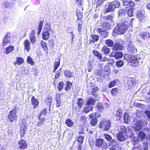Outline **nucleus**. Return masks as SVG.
Returning <instances> with one entry per match:
<instances>
[{
  "instance_id": "obj_1",
  "label": "nucleus",
  "mask_w": 150,
  "mask_h": 150,
  "mask_svg": "<svg viewBox=\"0 0 150 150\" xmlns=\"http://www.w3.org/2000/svg\"><path fill=\"white\" fill-rule=\"evenodd\" d=\"M134 19H128L123 23L118 25L114 29V32L120 35L123 34L129 28L132 27V22Z\"/></svg>"
},
{
  "instance_id": "obj_2",
  "label": "nucleus",
  "mask_w": 150,
  "mask_h": 150,
  "mask_svg": "<svg viewBox=\"0 0 150 150\" xmlns=\"http://www.w3.org/2000/svg\"><path fill=\"white\" fill-rule=\"evenodd\" d=\"M120 6V3L118 0H115L108 3V7L103 13L106 14L114 10L115 8H119Z\"/></svg>"
},
{
  "instance_id": "obj_3",
  "label": "nucleus",
  "mask_w": 150,
  "mask_h": 150,
  "mask_svg": "<svg viewBox=\"0 0 150 150\" xmlns=\"http://www.w3.org/2000/svg\"><path fill=\"white\" fill-rule=\"evenodd\" d=\"M120 131L116 134V136L118 140L122 141L126 139L127 132V128L124 125L120 127Z\"/></svg>"
},
{
  "instance_id": "obj_4",
  "label": "nucleus",
  "mask_w": 150,
  "mask_h": 150,
  "mask_svg": "<svg viewBox=\"0 0 150 150\" xmlns=\"http://www.w3.org/2000/svg\"><path fill=\"white\" fill-rule=\"evenodd\" d=\"M76 14L77 17L76 22L78 24L77 29L79 32L80 33L81 31L83 25V21L82 20L83 14L78 9H77L76 10Z\"/></svg>"
},
{
  "instance_id": "obj_5",
  "label": "nucleus",
  "mask_w": 150,
  "mask_h": 150,
  "mask_svg": "<svg viewBox=\"0 0 150 150\" xmlns=\"http://www.w3.org/2000/svg\"><path fill=\"white\" fill-rule=\"evenodd\" d=\"M101 116L100 113L97 112H93L90 114L88 117L90 119H91L90 122L91 125L92 126H96L98 122L97 119Z\"/></svg>"
},
{
  "instance_id": "obj_6",
  "label": "nucleus",
  "mask_w": 150,
  "mask_h": 150,
  "mask_svg": "<svg viewBox=\"0 0 150 150\" xmlns=\"http://www.w3.org/2000/svg\"><path fill=\"white\" fill-rule=\"evenodd\" d=\"M111 126V123L109 120L105 119L102 120L100 122L98 127L100 129H103L104 131H107L109 130Z\"/></svg>"
},
{
  "instance_id": "obj_7",
  "label": "nucleus",
  "mask_w": 150,
  "mask_h": 150,
  "mask_svg": "<svg viewBox=\"0 0 150 150\" xmlns=\"http://www.w3.org/2000/svg\"><path fill=\"white\" fill-rule=\"evenodd\" d=\"M18 110V108L16 106H15L12 110L9 111L8 114V118L11 122H12L17 120V113Z\"/></svg>"
},
{
  "instance_id": "obj_8",
  "label": "nucleus",
  "mask_w": 150,
  "mask_h": 150,
  "mask_svg": "<svg viewBox=\"0 0 150 150\" xmlns=\"http://www.w3.org/2000/svg\"><path fill=\"white\" fill-rule=\"evenodd\" d=\"M83 103V99L81 98H78L76 100V104L72 105V108L75 111L79 112L82 108Z\"/></svg>"
},
{
  "instance_id": "obj_9",
  "label": "nucleus",
  "mask_w": 150,
  "mask_h": 150,
  "mask_svg": "<svg viewBox=\"0 0 150 150\" xmlns=\"http://www.w3.org/2000/svg\"><path fill=\"white\" fill-rule=\"evenodd\" d=\"M108 106L109 105L107 103L103 104L101 103L98 102L96 105V108L99 112H102L108 108Z\"/></svg>"
},
{
  "instance_id": "obj_10",
  "label": "nucleus",
  "mask_w": 150,
  "mask_h": 150,
  "mask_svg": "<svg viewBox=\"0 0 150 150\" xmlns=\"http://www.w3.org/2000/svg\"><path fill=\"white\" fill-rule=\"evenodd\" d=\"M122 3L123 6L126 8H133L136 5L135 2L132 0H124L122 1Z\"/></svg>"
},
{
  "instance_id": "obj_11",
  "label": "nucleus",
  "mask_w": 150,
  "mask_h": 150,
  "mask_svg": "<svg viewBox=\"0 0 150 150\" xmlns=\"http://www.w3.org/2000/svg\"><path fill=\"white\" fill-rule=\"evenodd\" d=\"M144 13V10H138L137 11L136 16L138 18L139 21H142L145 19Z\"/></svg>"
},
{
  "instance_id": "obj_12",
  "label": "nucleus",
  "mask_w": 150,
  "mask_h": 150,
  "mask_svg": "<svg viewBox=\"0 0 150 150\" xmlns=\"http://www.w3.org/2000/svg\"><path fill=\"white\" fill-rule=\"evenodd\" d=\"M51 30V28H49L48 29L43 31L42 35V38L43 40H47L50 38V32Z\"/></svg>"
},
{
  "instance_id": "obj_13",
  "label": "nucleus",
  "mask_w": 150,
  "mask_h": 150,
  "mask_svg": "<svg viewBox=\"0 0 150 150\" xmlns=\"http://www.w3.org/2000/svg\"><path fill=\"white\" fill-rule=\"evenodd\" d=\"M19 148L21 149H25L27 147L28 144L26 141L23 139H21L18 142Z\"/></svg>"
},
{
  "instance_id": "obj_14",
  "label": "nucleus",
  "mask_w": 150,
  "mask_h": 150,
  "mask_svg": "<svg viewBox=\"0 0 150 150\" xmlns=\"http://www.w3.org/2000/svg\"><path fill=\"white\" fill-rule=\"evenodd\" d=\"M11 38V34L7 33L5 36L2 42V45L3 47L6 46L8 43L10 42Z\"/></svg>"
},
{
  "instance_id": "obj_15",
  "label": "nucleus",
  "mask_w": 150,
  "mask_h": 150,
  "mask_svg": "<svg viewBox=\"0 0 150 150\" xmlns=\"http://www.w3.org/2000/svg\"><path fill=\"white\" fill-rule=\"evenodd\" d=\"M139 36L144 40L150 38V33L148 31H142L140 33Z\"/></svg>"
},
{
  "instance_id": "obj_16",
  "label": "nucleus",
  "mask_w": 150,
  "mask_h": 150,
  "mask_svg": "<svg viewBox=\"0 0 150 150\" xmlns=\"http://www.w3.org/2000/svg\"><path fill=\"white\" fill-rule=\"evenodd\" d=\"M27 129V127L25 124H23L21 125L20 127V133L21 138L24 137Z\"/></svg>"
},
{
  "instance_id": "obj_17",
  "label": "nucleus",
  "mask_w": 150,
  "mask_h": 150,
  "mask_svg": "<svg viewBox=\"0 0 150 150\" xmlns=\"http://www.w3.org/2000/svg\"><path fill=\"white\" fill-rule=\"evenodd\" d=\"M35 32L34 30H32L29 35L30 41L32 44L35 43L36 42V38L35 36Z\"/></svg>"
},
{
  "instance_id": "obj_18",
  "label": "nucleus",
  "mask_w": 150,
  "mask_h": 150,
  "mask_svg": "<svg viewBox=\"0 0 150 150\" xmlns=\"http://www.w3.org/2000/svg\"><path fill=\"white\" fill-rule=\"evenodd\" d=\"M31 103L33 105V108H36L38 106L39 104V101L37 99L35 98L34 96H32L31 100Z\"/></svg>"
},
{
  "instance_id": "obj_19",
  "label": "nucleus",
  "mask_w": 150,
  "mask_h": 150,
  "mask_svg": "<svg viewBox=\"0 0 150 150\" xmlns=\"http://www.w3.org/2000/svg\"><path fill=\"white\" fill-rule=\"evenodd\" d=\"M123 111L122 109L118 108L116 111L115 115V118L117 120H119L122 116Z\"/></svg>"
},
{
  "instance_id": "obj_20",
  "label": "nucleus",
  "mask_w": 150,
  "mask_h": 150,
  "mask_svg": "<svg viewBox=\"0 0 150 150\" xmlns=\"http://www.w3.org/2000/svg\"><path fill=\"white\" fill-rule=\"evenodd\" d=\"M130 63L132 66L133 67H135L139 65V61L137 58L134 55Z\"/></svg>"
},
{
  "instance_id": "obj_21",
  "label": "nucleus",
  "mask_w": 150,
  "mask_h": 150,
  "mask_svg": "<svg viewBox=\"0 0 150 150\" xmlns=\"http://www.w3.org/2000/svg\"><path fill=\"white\" fill-rule=\"evenodd\" d=\"M103 77H105L109 75L110 73V68L107 65L104 66L103 70Z\"/></svg>"
},
{
  "instance_id": "obj_22",
  "label": "nucleus",
  "mask_w": 150,
  "mask_h": 150,
  "mask_svg": "<svg viewBox=\"0 0 150 150\" xmlns=\"http://www.w3.org/2000/svg\"><path fill=\"white\" fill-rule=\"evenodd\" d=\"M109 150H122V148L118 143L109 145Z\"/></svg>"
},
{
  "instance_id": "obj_23",
  "label": "nucleus",
  "mask_w": 150,
  "mask_h": 150,
  "mask_svg": "<svg viewBox=\"0 0 150 150\" xmlns=\"http://www.w3.org/2000/svg\"><path fill=\"white\" fill-rule=\"evenodd\" d=\"M142 128V122L140 121H137L134 127V130L135 131H139Z\"/></svg>"
},
{
  "instance_id": "obj_24",
  "label": "nucleus",
  "mask_w": 150,
  "mask_h": 150,
  "mask_svg": "<svg viewBox=\"0 0 150 150\" xmlns=\"http://www.w3.org/2000/svg\"><path fill=\"white\" fill-rule=\"evenodd\" d=\"M123 48L122 45L118 43H116L112 47V50L114 51L122 50Z\"/></svg>"
},
{
  "instance_id": "obj_25",
  "label": "nucleus",
  "mask_w": 150,
  "mask_h": 150,
  "mask_svg": "<svg viewBox=\"0 0 150 150\" xmlns=\"http://www.w3.org/2000/svg\"><path fill=\"white\" fill-rule=\"evenodd\" d=\"M40 44L42 48L43 49L45 53H48V49L47 43L44 41L41 40Z\"/></svg>"
},
{
  "instance_id": "obj_26",
  "label": "nucleus",
  "mask_w": 150,
  "mask_h": 150,
  "mask_svg": "<svg viewBox=\"0 0 150 150\" xmlns=\"http://www.w3.org/2000/svg\"><path fill=\"white\" fill-rule=\"evenodd\" d=\"M93 109V106L87 105L83 108L82 112L83 113L86 114L90 111H92Z\"/></svg>"
},
{
  "instance_id": "obj_27",
  "label": "nucleus",
  "mask_w": 150,
  "mask_h": 150,
  "mask_svg": "<svg viewBox=\"0 0 150 150\" xmlns=\"http://www.w3.org/2000/svg\"><path fill=\"white\" fill-rule=\"evenodd\" d=\"M100 26L103 29H105L106 30L107 29H109L111 27L109 23L107 22H101Z\"/></svg>"
},
{
  "instance_id": "obj_28",
  "label": "nucleus",
  "mask_w": 150,
  "mask_h": 150,
  "mask_svg": "<svg viewBox=\"0 0 150 150\" xmlns=\"http://www.w3.org/2000/svg\"><path fill=\"white\" fill-rule=\"evenodd\" d=\"M123 54L122 52H116L114 55L112 56L111 55H110V57H114L116 59H121L123 57Z\"/></svg>"
},
{
  "instance_id": "obj_29",
  "label": "nucleus",
  "mask_w": 150,
  "mask_h": 150,
  "mask_svg": "<svg viewBox=\"0 0 150 150\" xmlns=\"http://www.w3.org/2000/svg\"><path fill=\"white\" fill-rule=\"evenodd\" d=\"M55 60L56 61L54 62V69L53 70V72H54L59 67L60 64V59L59 58H57Z\"/></svg>"
},
{
  "instance_id": "obj_30",
  "label": "nucleus",
  "mask_w": 150,
  "mask_h": 150,
  "mask_svg": "<svg viewBox=\"0 0 150 150\" xmlns=\"http://www.w3.org/2000/svg\"><path fill=\"white\" fill-rule=\"evenodd\" d=\"M103 142L104 140L102 139H98L96 140L95 145L97 147H100L103 146Z\"/></svg>"
},
{
  "instance_id": "obj_31",
  "label": "nucleus",
  "mask_w": 150,
  "mask_h": 150,
  "mask_svg": "<svg viewBox=\"0 0 150 150\" xmlns=\"http://www.w3.org/2000/svg\"><path fill=\"white\" fill-rule=\"evenodd\" d=\"M14 49V47L12 45H10L6 47L5 50V52L6 54H8L11 53Z\"/></svg>"
},
{
  "instance_id": "obj_32",
  "label": "nucleus",
  "mask_w": 150,
  "mask_h": 150,
  "mask_svg": "<svg viewBox=\"0 0 150 150\" xmlns=\"http://www.w3.org/2000/svg\"><path fill=\"white\" fill-rule=\"evenodd\" d=\"M72 86V83L70 82L69 81H67L66 82V85L64 88V89L67 91H69L70 90Z\"/></svg>"
},
{
  "instance_id": "obj_33",
  "label": "nucleus",
  "mask_w": 150,
  "mask_h": 150,
  "mask_svg": "<svg viewBox=\"0 0 150 150\" xmlns=\"http://www.w3.org/2000/svg\"><path fill=\"white\" fill-rule=\"evenodd\" d=\"M25 49L28 52H29L30 49V44L29 41L27 39H25L24 42Z\"/></svg>"
},
{
  "instance_id": "obj_34",
  "label": "nucleus",
  "mask_w": 150,
  "mask_h": 150,
  "mask_svg": "<svg viewBox=\"0 0 150 150\" xmlns=\"http://www.w3.org/2000/svg\"><path fill=\"white\" fill-rule=\"evenodd\" d=\"M64 75L67 78L73 77V76L74 73L70 70H66L64 71Z\"/></svg>"
},
{
  "instance_id": "obj_35",
  "label": "nucleus",
  "mask_w": 150,
  "mask_h": 150,
  "mask_svg": "<svg viewBox=\"0 0 150 150\" xmlns=\"http://www.w3.org/2000/svg\"><path fill=\"white\" fill-rule=\"evenodd\" d=\"M24 62V60L21 57H18L17 58L16 60L13 62L14 65L18 64L20 65Z\"/></svg>"
},
{
  "instance_id": "obj_36",
  "label": "nucleus",
  "mask_w": 150,
  "mask_h": 150,
  "mask_svg": "<svg viewBox=\"0 0 150 150\" xmlns=\"http://www.w3.org/2000/svg\"><path fill=\"white\" fill-rule=\"evenodd\" d=\"M133 56L129 54H125L124 56V59L128 62H130Z\"/></svg>"
},
{
  "instance_id": "obj_37",
  "label": "nucleus",
  "mask_w": 150,
  "mask_h": 150,
  "mask_svg": "<svg viewBox=\"0 0 150 150\" xmlns=\"http://www.w3.org/2000/svg\"><path fill=\"white\" fill-rule=\"evenodd\" d=\"M38 118L39 120L37 123V125L39 127H40L42 126L44 122L45 121V119L44 117H41L38 116Z\"/></svg>"
},
{
  "instance_id": "obj_38",
  "label": "nucleus",
  "mask_w": 150,
  "mask_h": 150,
  "mask_svg": "<svg viewBox=\"0 0 150 150\" xmlns=\"http://www.w3.org/2000/svg\"><path fill=\"white\" fill-rule=\"evenodd\" d=\"M61 95V93L59 94L58 96H56L55 97V100H56V107H59L60 106L61 101L60 97V96Z\"/></svg>"
},
{
  "instance_id": "obj_39",
  "label": "nucleus",
  "mask_w": 150,
  "mask_h": 150,
  "mask_svg": "<svg viewBox=\"0 0 150 150\" xmlns=\"http://www.w3.org/2000/svg\"><path fill=\"white\" fill-rule=\"evenodd\" d=\"M93 53L94 54V55L96 56L98 59H102V55L98 51L96 50H94L93 51Z\"/></svg>"
},
{
  "instance_id": "obj_40",
  "label": "nucleus",
  "mask_w": 150,
  "mask_h": 150,
  "mask_svg": "<svg viewBox=\"0 0 150 150\" xmlns=\"http://www.w3.org/2000/svg\"><path fill=\"white\" fill-rule=\"evenodd\" d=\"M135 47L133 46V45L131 44H129L127 47V50L128 52L130 53H134L135 52Z\"/></svg>"
},
{
  "instance_id": "obj_41",
  "label": "nucleus",
  "mask_w": 150,
  "mask_h": 150,
  "mask_svg": "<svg viewBox=\"0 0 150 150\" xmlns=\"http://www.w3.org/2000/svg\"><path fill=\"white\" fill-rule=\"evenodd\" d=\"M96 103V101L93 98H88L86 103V104L88 105H94Z\"/></svg>"
},
{
  "instance_id": "obj_42",
  "label": "nucleus",
  "mask_w": 150,
  "mask_h": 150,
  "mask_svg": "<svg viewBox=\"0 0 150 150\" xmlns=\"http://www.w3.org/2000/svg\"><path fill=\"white\" fill-rule=\"evenodd\" d=\"M102 50L104 54L106 55H108L110 52V48L105 46H104L102 48Z\"/></svg>"
},
{
  "instance_id": "obj_43",
  "label": "nucleus",
  "mask_w": 150,
  "mask_h": 150,
  "mask_svg": "<svg viewBox=\"0 0 150 150\" xmlns=\"http://www.w3.org/2000/svg\"><path fill=\"white\" fill-rule=\"evenodd\" d=\"M99 90V88L97 87L93 88L91 91V93L93 96L95 97H97L98 96L96 92Z\"/></svg>"
},
{
  "instance_id": "obj_44",
  "label": "nucleus",
  "mask_w": 150,
  "mask_h": 150,
  "mask_svg": "<svg viewBox=\"0 0 150 150\" xmlns=\"http://www.w3.org/2000/svg\"><path fill=\"white\" fill-rule=\"evenodd\" d=\"M127 14L129 17H132L134 16V8H129L127 11Z\"/></svg>"
},
{
  "instance_id": "obj_45",
  "label": "nucleus",
  "mask_w": 150,
  "mask_h": 150,
  "mask_svg": "<svg viewBox=\"0 0 150 150\" xmlns=\"http://www.w3.org/2000/svg\"><path fill=\"white\" fill-rule=\"evenodd\" d=\"M64 83L63 81L59 82L57 85V88L58 91H60L64 88Z\"/></svg>"
},
{
  "instance_id": "obj_46",
  "label": "nucleus",
  "mask_w": 150,
  "mask_h": 150,
  "mask_svg": "<svg viewBox=\"0 0 150 150\" xmlns=\"http://www.w3.org/2000/svg\"><path fill=\"white\" fill-rule=\"evenodd\" d=\"M65 124L67 127H71L74 124L73 121L70 119H67L65 121Z\"/></svg>"
},
{
  "instance_id": "obj_47",
  "label": "nucleus",
  "mask_w": 150,
  "mask_h": 150,
  "mask_svg": "<svg viewBox=\"0 0 150 150\" xmlns=\"http://www.w3.org/2000/svg\"><path fill=\"white\" fill-rule=\"evenodd\" d=\"M140 140L137 137H133L132 142L133 144V146H136V144H138L140 142Z\"/></svg>"
},
{
  "instance_id": "obj_48",
  "label": "nucleus",
  "mask_w": 150,
  "mask_h": 150,
  "mask_svg": "<svg viewBox=\"0 0 150 150\" xmlns=\"http://www.w3.org/2000/svg\"><path fill=\"white\" fill-rule=\"evenodd\" d=\"M114 18V14H111L103 17L105 20L112 21Z\"/></svg>"
},
{
  "instance_id": "obj_49",
  "label": "nucleus",
  "mask_w": 150,
  "mask_h": 150,
  "mask_svg": "<svg viewBox=\"0 0 150 150\" xmlns=\"http://www.w3.org/2000/svg\"><path fill=\"white\" fill-rule=\"evenodd\" d=\"M96 30L98 33H99L100 35H102L103 34H106L107 32L106 31V29L102 30L100 28H98L96 29Z\"/></svg>"
},
{
  "instance_id": "obj_50",
  "label": "nucleus",
  "mask_w": 150,
  "mask_h": 150,
  "mask_svg": "<svg viewBox=\"0 0 150 150\" xmlns=\"http://www.w3.org/2000/svg\"><path fill=\"white\" fill-rule=\"evenodd\" d=\"M91 37L93 40H90L91 42H94L98 41L99 39V36L98 35H92Z\"/></svg>"
},
{
  "instance_id": "obj_51",
  "label": "nucleus",
  "mask_w": 150,
  "mask_h": 150,
  "mask_svg": "<svg viewBox=\"0 0 150 150\" xmlns=\"http://www.w3.org/2000/svg\"><path fill=\"white\" fill-rule=\"evenodd\" d=\"M48 44L49 47L51 48H53L55 46V42L54 39H50L48 40Z\"/></svg>"
},
{
  "instance_id": "obj_52",
  "label": "nucleus",
  "mask_w": 150,
  "mask_h": 150,
  "mask_svg": "<svg viewBox=\"0 0 150 150\" xmlns=\"http://www.w3.org/2000/svg\"><path fill=\"white\" fill-rule=\"evenodd\" d=\"M105 43L107 46L109 47H113L114 42L112 40L110 39H107L105 40Z\"/></svg>"
},
{
  "instance_id": "obj_53",
  "label": "nucleus",
  "mask_w": 150,
  "mask_h": 150,
  "mask_svg": "<svg viewBox=\"0 0 150 150\" xmlns=\"http://www.w3.org/2000/svg\"><path fill=\"white\" fill-rule=\"evenodd\" d=\"M52 100V98L51 96L48 95L45 99V101L47 104H48L50 106Z\"/></svg>"
},
{
  "instance_id": "obj_54",
  "label": "nucleus",
  "mask_w": 150,
  "mask_h": 150,
  "mask_svg": "<svg viewBox=\"0 0 150 150\" xmlns=\"http://www.w3.org/2000/svg\"><path fill=\"white\" fill-rule=\"evenodd\" d=\"M43 21H40V22L39 25L38 26V34L39 35L40 33L41 30H42L43 24Z\"/></svg>"
},
{
  "instance_id": "obj_55",
  "label": "nucleus",
  "mask_w": 150,
  "mask_h": 150,
  "mask_svg": "<svg viewBox=\"0 0 150 150\" xmlns=\"http://www.w3.org/2000/svg\"><path fill=\"white\" fill-rule=\"evenodd\" d=\"M124 122L127 124L128 123V120L129 118V115L127 113L125 112L123 115Z\"/></svg>"
},
{
  "instance_id": "obj_56",
  "label": "nucleus",
  "mask_w": 150,
  "mask_h": 150,
  "mask_svg": "<svg viewBox=\"0 0 150 150\" xmlns=\"http://www.w3.org/2000/svg\"><path fill=\"white\" fill-rule=\"evenodd\" d=\"M110 92L112 96H115L117 94L118 89L117 87L113 88L111 90Z\"/></svg>"
},
{
  "instance_id": "obj_57",
  "label": "nucleus",
  "mask_w": 150,
  "mask_h": 150,
  "mask_svg": "<svg viewBox=\"0 0 150 150\" xmlns=\"http://www.w3.org/2000/svg\"><path fill=\"white\" fill-rule=\"evenodd\" d=\"M138 137L142 140L144 139L146 137V136L145 134L142 131H140L138 134Z\"/></svg>"
},
{
  "instance_id": "obj_58",
  "label": "nucleus",
  "mask_w": 150,
  "mask_h": 150,
  "mask_svg": "<svg viewBox=\"0 0 150 150\" xmlns=\"http://www.w3.org/2000/svg\"><path fill=\"white\" fill-rule=\"evenodd\" d=\"M126 13V10L124 8L120 9L118 12V16H121L125 15Z\"/></svg>"
},
{
  "instance_id": "obj_59",
  "label": "nucleus",
  "mask_w": 150,
  "mask_h": 150,
  "mask_svg": "<svg viewBox=\"0 0 150 150\" xmlns=\"http://www.w3.org/2000/svg\"><path fill=\"white\" fill-rule=\"evenodd\" d=\"M116 81L114 80L110 81L108 84V86L109 88L114 87L116 85Z\"/></svg>"
},
{
  "instance_id": "obj_60",
  "label": "nucleus",
  "mask_w": 150,
  "mask_h": 150,
  "mask_svg": "<svg viewBox=\"0 0 150 150\" xmlns=\"http://www.w3.org/2000/svg\"><path fill=\"white\" fill-rule=\"evenodd\" d=\"M47 113V108H44L42 111L41 112L38 114V116L41 117V116L42 114H43L44 115H45Z\"/></svg>"
},
{
  "instance_id": "obj_61",
  "label": "nucleus",
  "mask_w": 150,
  "mask_h": 150,
  "mask_svg": "<svg viewBox=\"0 0 150 150\" xmlns=\"http://www.w3.org/2000/svg\"><path fill=\"white\" fill-rule=\"evenodd\" d=\"M124 63L122 60H119L116 62L115 65L117 67H120L124 65Z\"/></svg>"
},
{
  "instance_id": "obj_62",
  "label": "nucleus",
  "mask_w": 150,
  "mask_h": 150,
  "mask_svg": "<svg viewBox=\"0 0 150 150\" xmlns=\"http://www.w3.org/2000/svg\"><path fill=\"white\" fill-rule=\"evenodd\" d=\"M104 2L103 0H97L96 2V7H100L101 6Z\"/></svg>"
},
{
  "instance_id": "obj_63",
  "label": "nucleus",
  "mask_w": 150,
  "mask_h": 150,
  "mask_svg": "<svg viewBox=\"0 0 150 150\" xmlns=\"http://www.w3.org/2000/svg\"><path fill=\"white\" fill-rule=\"evenodd\" d=\"M27 62L28 63L31 65H33L34 64V62L32 59L31 58L30 56H28L27 57Z\"/></svg>"
},
{
  "instance_id": "obj_64",
  "label": "nucleus",
  "mask_w": 150,
  "mask_h": 150,
  "mask_svg": "<svg viewBox=\"0 0 150 150\" xmlns=\"http://www.w3.org/2000/svg\"><path fill=\"white\" fill-rule=\"evenodd\" d=\"M132 150H142L141 145L138 144L137 146H133Z\"/></svg>"
}]
</instances>
